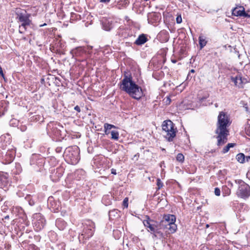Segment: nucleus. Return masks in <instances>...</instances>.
Wrapping results in <instances>:
<instances>
[{"instance_id":"obj_1","label":"nucleus","mask_w":250,"mask_h":250,"mask_svg":"<svg viewBox=\"0 0 250 250\" xmlns=\"http://www.w3.org/2000/svg\"><path fill=\"white\" fill-rule=\"evenodd\" d=\"M230 124L229 116L223 111L220 112L218 116L217 128L215 131L216 133L218 134V146H222L227 142V136L229 135L228 127Z\"/></svg>"},{"instance_id":"obj_2","label":"nucleus","mask_w":250,"mask_h":250,"mask_svg":"<svg viewBox=\"0 0 250 250\" xmlns=\"http://www.w3.org/2000/svg\"><path fill=\"white\" fill-rule=\"evenodd\" d=\"M120 89L135 99L139 100L143 96L142 88L132 81L131 76H125L121 82Z\"/></svg>"},{"instance_id":"obj_3","label":"nucleus","mask_w":250,"mask_h":250,"mask_svg":"<svg viewBox=\"0 0 250 250\" xmlns=\"http://www.w3.org/2000/svg\"><path fill=\"white\" fill-rule=\"evenodd\" d=\"M174 126L173 123L170 120L165 121L162 124L164 136L169 142L172 141L176 136V129Z\"/></svg>"},{"instance_id":"obj_4","label":"nucleus","mask_w":250,"mask_h":250,"mask_svg":"<svg viewBox=\"0 0 250 250\" xmlns=\"http://www.w3.org/2000/svg\"><path fill=\"white\" fill-rule=\"evenodd\" d=\"M30 14H27L25 11L24 13H17V19L21 24L19 25V32L23 33L26 30L27 26L31 23V21L29 19Z\"/></svg>"},{"instance_id":"obj_5","label":"nucleus","mask_w":250,"mask_h":250,"mask_svg":"<svg viewBox=\"0 0 250 250\" xmlns=\"http://www.w3.org/2000/svg\"><path fill=\"white\" fill-rule=\"evenodd\" d=\"M237 194L242 198H248L250 195V187L246 183L243 182L239 187Z\"/></svg>"},{"instance_id":"obj_6","label":"nucleus","mask_w":250,"mask_h":250,"mask_svg":"<svg viewBox=\"0 0 250 250\" xmlns=\"http://www.w3.org/2000/svg\"><path fill=\"white\" fill-rule=\"evenodd\" d=\"M33 218V224L37 230H40L44 227L45 221L41 214H34Z\"/></svg>"},{"instance_id":"obj_7","label":"nucleus","mask_w":250,"mask_h":250,"mask_svg":"<svg viewBox=\"0 0 250 250\" xmlns=\"http://www.w3.org/2000/svg\"><path fill=\"white\" fill-rule=\"evenodd\" d=\"M159 224V228H160L161 229H167L169 231V233H174L177 229V225L176 224L168 223L163 218Z\"/></svg>"},{"instance_id":"obj_8","label":"nucleus","mask_w":250,"mask_h":250,"mask_svg":"<svg viewBox=\"0 0 250 250\" xmlns=\"http://www.w3.org/2000/svg\"><path fill=\"white\" fill-rule=\"evenodd\" d=\"M231 80L234 83V84L239 88L243 87V85L248 82L247 80L242 78L240 74H237L235 76H231Z\"/></svg>"},{"instance_id":"obj_9","label":"nucleus","mask_w":250,"mask_h":250,"mask_svg":"<svg viewBox=\"0 0 250 250\" xmlns=\"http://www.w3.org/2000/svg\"><path fill=\"white\" fill-rule=\"evenodd\" d=\"M232 14L235 16H243L244 17H250V16L245 11V8L242 6H239L233 9Z\"/></svg>"},{"instance_id":"obj_10","label":"nucleus","mask_w":250,"mask_h":250,"mask_svg":"<svg viewBox=\"0 0 250 250\" xmlns=\"http://www.w3.org/2000/svg\"><path fill=\"white\" fill-rule=\"evenodd\" d=\"M148 229H149L148 230L151 233H153L155 236H157V234H160L162 235V234L160 231L161 229L159 228V224L157 222L153 221Z\"/></svg>"},{"instance_id":"obj_11","label":"nucleus","mask_w":250,"mask_h":250,"mask_svg":"<svg viewBox=\"0 0 250 250\" xmlns=\"http://www.w3.org/2000/svg\"><path fill=\"white\" fill-rule=\"evenodd\" d=\"M163 219H164L167 222H168V223H171V224H175V222L176 221V217L173 215H165L164 216Z\"/></svg>"},{"instance_id":"obj_12","label":"nucleus","mask_w":250,"mask_h":250,"mask_svg":"<svg viewBox=\"0 0 250 250\" xmlns=\"http://www.w3.org/2000/svg\"><path fill=\"white\" fill-rule=\"evenodd\" d=\"M147 41L146 36L144 34L140 35L135 41V43L137 45H141L145 43Z\"/></svg>"},{"instance_id":"obj_13","label":"nucleus","mask_w":250,"mask_h":250,"mask_svg":"<svg viewBox=\"0 0 250 250\" xmlns=\"http://www.w3.org/2000/svg\"><path fill=\"white\" fill-rule=\"evenodd\" d=\"M69 157L70 158L71 163L73 165L77 164L80 160L79 156L77 152L75 153L74 156L72 157L70 156Z\"/></svg>"},{"instance_id":"obj_14","label":"nucleus","mask_w":250,"mask_h":250,"mask_svg":"<svg viewBox=\"0 0 250 250\" xmlns=\"http://www.w3.org/2000/svg\"><path fill=\"white\" fill-rule=\"evenodd\" d=\"M103 27L105 30L109 31L112 28V26L111 24H109V21L106 20L103 21Z\"/></svg>"},{"instance_id":"obj_15","label":"nucleus","mask_w":250,"mask_h":250,"mask_svg":"<svg viewBox=\"0 0 250 250\" xmlns=\"http://www.w3.org/2000/svg\"><path fill=\"white\" fill-rule=\"evenodd\" d=\"M199 44L201 47V48H202L204 47L207 44V41L205 38L203 36H200L199 38Z\"/></svg>"},{"instance_id":"obj_16","label":"nucleus","mask_w":250,"mask_h":250,"mask_svg":"<svg viewBox=\"0 0 250 250\" xmlns=\"http://www.w3.org/2000/svg\"><path fill=\"white\" fill-rule=\"evenodd\" d=\"M104 127L105 134L106 135L109 134L110 132L109 130L112 128V125L105 123L104 124Z\"/></svg>"},{"instance_id":"obj_17","label":"nucleus","mask_w":250,"mask_h":250,"mask_svg":"<svg viewBox=\"0 0 250 250\" xmlns=\"http://www.w3.org/2000/svg\"><path fill=\"white\" fill-rule=\"evenodd\" d=\"M111 137L113 140H117L119 139V132L117 131L113 130L111 132Z\"/></svg>"},{"instance_id":"obj_18","label":"nucleus","mask_w":250,"mask_h":250,"mask_svg":"<svg viewBox=\"0 0 250 250\" xmlns=\"http://www.w3.org/2000/svg\"><path fill=\"white\" fill-rule=\"evenodd\" d=\"M236 159L239 162L243 163L245 161V155L243 153H239L237 155Z\"/></svg>"},{"instance_id":"obj_19","label":"nucleus","mask_w":250,"mask_h":250,"mask_svg":"<svg viewBox=\"0 0 250 250\" xmlns=\"http://www.w3.org/2000/svg\"><path fill=\"white\" fill-rule=\"evenodd\" d=\"M234 144L233 143H229L228 144L227 146H226L223 149L222 152L224 153H227L229 150L230 147H232L234 146Z\"/></svg>"},{"instance_id":"obj_20","label":"nucleus","mask_w":250,"mask_h":250,"mask_svg":"<svg viewBox=\"0 0 250 250\" xmlns=\"http://www.w3.org/2000/svg\"><path fill=\"white\" fill-rule=\"evenodd\" d=\"M176 160L180 162H183L184 161V156L182 153H179L176 157Z\"/></svg>"},{"instance_id":"obj_21","label":"nucleus","mask_w":250,"mask_h":250,"mask_svg":"<svg viewBox=\"0 0 250 250\" xmlns=\"http://www.w3.org/2000/svg\"><path fill=\"white\" fill-rule=\"evenodd\" d=\"M152 220H144L143 222L144 225L146 227L148 228L151 224L153 222Z\"/></svg>"},{"instance_id":"obj_22","label":"nucleus","mask_w":250,"mask_h":250,"mask_svg":"<svg viewBox=\"0 0 250 250\" xmlns=\"http://www.w3.org/2000/svg\"><path fill=\"white\" fill-rule=\"evenodd\" d=\"M157 185L158 189H160L163 187V183L160 179H157Z\"/></svg>"},{"instance_id":"obj_23","label":"nucleus","mask_w":250,"mask_h":250,"mask_svg":"<svg viewBox=\"0 0 250 250\" xmlns=\"http://www.w3.org/2000/svg\"><path fill=\"white\" fill-rule=\"evenodd\" d=\"M214 193L216 196H219L220 195V190L218 188H215Z\"/></svg>"},{"instance_id":"obj_24","label":"nucleus","mask_w":250,"mask_h":250,"mask_svg":"<svg viewBox=\"0 0 250 250\" xmlns=\"http://www.w3.org/2000/svg\"><path fill=\"white\" fill-rule=\"evenodd\" d=\"M123 206L125 208L128 207V198H125L124 199V200L123 201Z\"/></svg>"},{"instance_id":"obj_25","label":"nucleus","mask_w":250,"mask_h":250,"mask_svg":"<svg viewBox=\"0 0 250 250\" xmlns=\"http://www.w3.org/2000/svg\"><path fill=\"white\" fill-rule=\"evenodd\" d=\"M245 132L247 135L250 136V126L245 127Z\"/></svg>"},{"instance_id":"obj_26","label":"nucleus","mask_w":250,"mask_h":250,"mask_svg":"<svg viewBox=\"0 0 250 250\" xmlns=\"http://www.w3.org/2000/svg\"><path fill=\"white\" fill-rule=\"evenodd\" d=\"M176 21L178 23H180L182 22V18L181 16H178L177 17Z\"/></svg>"},{"instance_id":"obj_27","label":"nucleus","mask_w":250,"mask_h":250,"mask_svg":"<svg viewBox=\"0 0 250 250\" xmlns=\"http://www.w3.org/2000/svg\"><path fill=\"white\" fill-rule=\"evenodd\" d=\"M74 109L75 110H76L77 111H78V112H81V109H80V107L78 106V105H76L75 107H74Z\"/></svg>"},{"instance_id":"obj_28","label":"nucleus","mask_w":250,"mask_h":250,"mask_svg":"<svg viewBox=\"0 0 250 250\" xmlns=\"http://www.w3.org/2000/svg\"><path fill=\"white\" fill-rule=\"evenodd\" d=\"M111 173L113 174H114V175L116 174V170L115 169L112 168L111 170Z\"/></svg>"},{"instance_id":"obj_29","label":"nucleus","mask_w":250,"mask_h":250,"mask_svg":"<svg viewBox=\"0 0 250 250\" xmlns=\"http://www.w3.org/2000/svg\"><path fill=\"white\" fill-rule=\"evenodd\" d=\"M110 0H100V1L102 2L108 3Z\"/></svg>"},{"instance_id":"obj_30","label":"nucleus","mask_w":250,"mask_h":250,"mask_svg":"<svg viewBox=\"0 0 250 250\" xmlns=\"http://www.w3.org/2000/svg\"><path fill=\"white\" fill-rule=\"evenodd\" d=\"M194 72H195V71H194V69H191V70H190V72H191V73H194Z\"/></svg>"},{"instance_id":"obj_31","label":"nucleus","mask_w":250,"mask_h":250,"mask_svg":"<svg viewBox=\"0 0 250 250\" xmlns=\"http://www.w3.org/2000/svg\"><path fill=\"white\" fill-rule=\"evenodd\" d=\"M46 25V23H44L43 24L41 25H40V26H41V27H42V26H45V25Z\"/></svg>"},{"instance_id":"obj_32","label":"nucleus","mask_w":250,"mask_h":250,"mask_svg":"<svg viewBox=\"0 0 250 250\" xmlns=\"http://www.w3.org/2000/svg\"><path fill=\"white\" fill-rule=\"evenodd\" d=\"M112 128H116V126L115 125H112Z\"/></svg>"},{"instance_id":"obj_33","label":"nucleus","mask_w":250,"mask_h":250,"mask_svg":"<svg viewBox=\"0 0 250 250\" xmlns=\"http://www.w3.org/2000/svg\"><path fill=\"white\" fill-rule=\"evenodd\" d=\"M167 101H169V103L170 102V100L168 98H167Z\"/></svg>"}]
</instances>
